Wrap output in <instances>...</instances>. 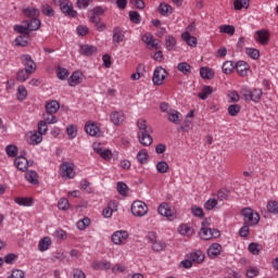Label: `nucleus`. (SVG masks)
I'll return each instance as SVG.
<instances>
[{
    "mask_svg": "<svg viewBox=\"0 0 278 278\" xmlns=\"http://www.w3.org/2000/svg\"><path fill=\"white\" fill-rule=\"evenodd\" d=\"M23 24L28 27V30L30 33L38 31V29H40V25H42V23L40 22V20L38 17L30 18L29 21L24 20Z\"/></svg>",
    "mask_w": 278,
    "mask_h": 278,
    "instance_id": "18",
    "label": "nucleus"
},
{
    "mask_svg": "<svg viewBox=\"0 0 278 278\" xmlns=\"http://www.w3.org/2000/svg\"><path fill=\"white\" fill-rule=\"evenodd\" d=\"M75 165L70 162H65L61 164L60 172L61 177H65L66 179H73L75 177Z\"/></svg>",
    "mask_w": 278,
    "mask_h": 278,
    "instance_id": "8",
    "label": "nucleus"
},
{
    "mask_svg": "<svg viewBox=\"0 0 278 278\" xmlns=\"http://www.w3.org/2000/svg\"><path fill=\"white\" fill-rule=\"evenodd\" d=\"M25 179L33 186H38V173L36 170H27L25 173Z\"/></svg>",
    "mask_w": 278,
    "mask_h": 278,
    "instance_id": "28",
    "label": "nucleus"
},
{
    "mask_svg": "<svg viewBox=\"0 0 278 278\" xmlns=\"http://www.w3.org/2000/svg\"><path fill=\"white\" fill-rule=\"evenodd\" d=\"M191 214L197 218H203V216H205L203 208L197 205L191 206Z\"/></svg>",
    "mask_w": 278,
    "mask_h": 278,
    "instance_id": "53",
    "label": "nucleus"
},
{
    "mask_svg": "<svg viewBox=\"0 0 278 278\" xmlns=\"http://www.w3.org/2000/svg\"><path fill=\"white\" fill-rule=\"evenodd\" d=\"M50 247H51V238L50 237H43L38 243V249H39V251H41V253H45V251H49Z\"/></svg>",
    "mask_w": 278,
    "mask_h": 278,
    "instance_id": "33",
    "label": "nucleus"
},
{
    "mask_svg": "<svg viewBox=\"0 0 278 278\" xmlns=\"http://www.w3.org/2000/svg\"><path fill=\"white\" fill-rule=\"evenodd\" d=\"M240 104H230L228 106V114H230V116H238V114H240Z\"/></svg>",
    "mask_w": 278,
    "mask_h": 278,
    "instance_id": "57",
    "label": "nucleus"
},
{
    "mask_svg": "<svg viewBox=\"0 0 278 278\" xmlns=\"http://www.w3.org/2000/svg\"><path fill=\"white\" fill-rule=\"evenodd\" d=\"M157 12L162 16H169V14H173V7L168 3H161L157 8Z\"/></svg>",
    "mask_w": 278,
    "mask_h": 278,
    "instance_id": "32",
    "label": "nucleus"
},
{
    "mask_svg": "<svg viewBox=\"0 0 278 278\" xmlns=\"http://www.w3.org/2000/svg\"><path fill=\"white\" fill-rule=\"evenodd\" d=\"M14 31H16L17 34H23L24 36H29V34H30V30L27 25L26 26L15 25Z\"/></svg>",
    "mask_w": 278,
    "mask_h": 278,
    "instance_id": "58",
    "label": "nucleus"
},
{
    "mask_svg": "<svg viewBox=\"0 0 278 278\" xmlns=\"http://www.w3.org/2000/svg\"><path fill=\"white\" fill-rule=\"evenodd\" d=\"M248 249L252 255H257L262 251V245L256 242H252L249 244Z\"/></svg>",
    "mask_w": 278,
    "mask_h": 278,
    "instance_id": "56",
    "label": "nucleus"
},
{
    "mask_svg": "<svg viewBox=\"0 0 278 278\" xmlns=\"http://www.w3.org/2000/svg\"><path fill=\"white\" fill-rule=\"evenodd\" d=\"M27 152L23 151L21 152L20 156L15 157L14 165L17 168V170H21L22 173L27 172Z\"/></svg>",
    "mask_w": 278,
    "mask_h": 278,
    "instance_id": "12",
    "label": "nucleus"
},
{
    "mask_svg": "<svg viewBox=\"0 0 278 278\" xmlns=\"http://www.w3.org/2000/svg\"><path fill=\"white\" fill-rule=\"evenodd\" d=\"M54 113H45L43 114V122L48 125H55L58 123V117L53 115Z\"/></svg>",
    "mask_w": 278,
    "mask_h": 278,
    "instance_id": "44",
    "label": "nucleus"
},
{
    "mask_svg": "<svg viewBox=\"0 0 278 278\" xmlns=\"http://www.w3.org/2000/svg\"><path fill=\"white\" fill-rule=\"evenodd\" d=\"M245 53L252 60H260V51L255 48H245Z\"/></svg>",
    "mask_w": 278,
    "mask_h": 278,
    "instance_id": "49",
    "label": "nucleus"
},
{
    "mask_svg": "<svg viewBox=\"0 0 278 278\" xmlns=\"http://www.w3.org/2000/svg\"><path fill=\"white\" fill-rule=\"evenodd\" d=\"M181 38L189 47H197L198 45L197 37L191 36L188 31L184 33L181 35Z\"/></svg>",
    "mask_w": 278,
    "mask_h": 278,
    "instance_id": "31",
    "label": "nucleus"
},
{
    "mask_svg": "<svg viewBox=\"0 0 278 278\" xmlns=\"http://www.w3.org/2000/svg\"><path fill=\"white\" fill-rule=\"evenodd\" d=\"M85 131L88 134V136H101V128H99L94 122H87L85 125Z\"/></svg>",
    "mask_w": 278,
    "mask_h": 278,
    "instance_id": "16",
    "label": "nucleus"
},
{
    "mask_svg": "<svg viewBox=\"0 0 278 278\" xmlns=\"http://www.w3.org/2000/svg\"><path fill=\"white\" fill-rule=\"evenodd\" d=\"M199 236L201 240H214L220 238V231L216 228H210V222L203 219Z\"/></svg>",
    "mask_w": 278,
    "mask_h": 278,
    "instance_id": "2",
    "label": "nucleus"
},
{
    "mask_svg": "<svg viewBox=\"0 0 278 278\" xmlns=\"http://www.w3.org/2000/svg\"><path fill=\"white\" fill-rule=\"evenodd\" d=\"M267 212H269V214H278V202L269 201L267 203Z\"/></svg>",
    "mask_w": 278,
    "mask_h": 278,
    "instance_id": "59",
    "label": "nucleus"
},
{
    "mask_svg": "<svg viewBox=\"0 0 278 278\" xmlns=\"http://www.w3.org/2000/svg\"><path fill=\"white\" fill-rule=\"evenodd\" d=\"M157 212L160 216H164L169 222H173L175 220V218H177V215L175 214V212H173L168 202H162L157 207Z\"/></svg>",
    "mask_w": 278,
    "mask_h": 278,
    "instance_id": "6",
    "label": "nucleus"
},
{
    "mask_svg": "<svg viewBox=\"0 0 278 278\" xmlns=\"http://www.w3.org/2000/svg\"><path fill=\"white\" fill-rule=\"evenodd\" d=\"M235 68L237 70V73L240 77H247V73H249L251 66H249V63H247V61H238L235 64Z\"/></svg>",
    "mask_w": 278,
    "mask_h": 278,
    "instance_id": "17",
    "label": "nucleus"
},
{
    "mask_svg": "<svg viewBox=\"0 0 278 278\" xmlns=\"http://www.w3.org/2000/svg\"><path fill=\"white\" fill-rule=\"evenodd\" d=\"M23 14L24 16H26V18H38V16H40V10L36 9V8H26L23 10Z\"/></svg>",
    "mask_w": 278,
    "mask_h": 278,
    "instance_id": "29",
    "label": "nucleus"
},
{
    "mask_svg": "<svg viewBox=\"0 0 278 278\" xmlns=\"http://www.w3.org/2000/svg\"><path fill=\"white\" fill-rule=\"evenodd\" d=\"M90 217H84L83 219H79L77 222V229H79V231H84V229H86L87 227H90Z\"/></svg>",
    "mask_w": 278,
    "mask_h": 278,
    "instance_id": "41",
    "label": "nucleus"
},
{
    "mask_svg": "<svg viewBox=\"0 0 278 278\" xmlns=\"http://www.w3.org/2000/svg\"><path fill=\"white\" fill-rule=\"evenodd\" d=\"M141 40L147 45L148 49H160V43L157 39L153 38V35L151 33H146L142 36Z\"/></svg>",
    "mask_w": 278,
    "mask_h": 278,
    "instance_id": "13",
    "label": "nucleus"
},
{
    "mask_svg": "<svg viewBox=\"0 0 278 278\" xmlns=\"http://www.w3.org/2000/svg\"><path fill=\"white\" fill-rule=\"evenodd\" d=\"M137 160L139 164H147V162H149V152H147V150H140L137 153Z\"/></svg>",
    "mask_w": 278,
    "mask_h": 278,
    "instance_id": "40",
    "label": "nucleus"
},
{
    "mask_svg": "<svg viewBox=\"0 0 278 278\" xmlns=\"http://www.w3.org/2000/svg\"><path fill=\"white\" fill-rule=\"evenodd\" d=\"M29 45V36L21 35L15 38V46L16 47H27Z\"/></svg>",
    "mask_w": 278,
    "mask_h": 278,
    "instance_id": "39",
    "label": "nucleus"
},
{
    "mask_svg": "<svg viewBox=\"0 0 278 278\" xmlns=\"http://www.w3.org/2000/svg\"><path fill=\"white\" fill-rule=\"evenodd\" d=\"M60 10L65 16L77 17V11L73 9V2L70 0L60 1Z\"/></svg>",
    "mask_w": 278,
    "mask_h": 278,
    "instance_id": "7",
    "label": "nucleus"
},
{
    "mask_svg": "<svg viewBox=\"0 0 278 278\" xmlns=\"http://www.w3.org/2000/svg\"><path fill=\"white\" fill-rule=\"evenodd\" d=\"M15 203L17 205H23L24 207L31 206V203H34V200L31 198H15Z\"/></svg>",
    "mask_w": 278,
    "mask_h": 278,
    "instance_id": "43",
    "label": "nucleus"
},
{
    "mask_svg": "<svg viewBox=\"0 0 278 278\" xmlns=\"http://www.w3.org/2000/svg\"><path fill=\"white\" fill-rule=\"evenodd\" d=\"M214 92V88L212 86L205 85L202 90L198 93L199 99L205 101L207 97H210Z\"/></svg>",
    "mask_w": 278,
    "mask_h": 278,
    "instance_id": "30",
    "label": "nucleus"
},
{
    "mask_svg": "<svg viewBox=\"0 0 278 278\" xmlns=\"http://www.w3.org/2000/svg\"><path fill=\"white\" fill-rule=\"evenodd\" d=\"M59 210H63V212H66L71 207V204L68 203V199L61 198L58 203Z\"/></svg>",
    "mask_w": 278,
    "mask_h": 278,
    "instance_id": "61",
    "label": "nucleus"
},
{
    "mask_svg": "<svg viewBox=\"0 0 278 278\" xmlns=\"http://www.w3.org/2000/svg\"><path fill=\"white\" fill-rule=\"evenodd\" d=\"M129 20L131 21V23H135V25H140V21H142V18L140 17V13H138V11H130Z\"/></svg>",
    "mask_w": 278,
    "mask_h": 278,
    "instance_id": "55",
    "label": "nucleus"
},
{
    "mask_svg": "<svg viewBox=\"0 0 278 278\" xmlns=\"http://www.w3.org/2000/svg\"><path fill=\"white\" fill-rule=\"evenodd\" d=\"M200 77H202V79H214V70L210 67H201Z\"/></svg>",
    "mask_w": 278,
    "mask_h": 278,
    "instance_id": "35",
    "label": "nucleus"
},
{
    "mask_svg": "<svg viewBox=\"0 0 278 278\" xmlns=\"http://www.w3.org/2000/svg\"><path fill=\"white\" fill-rule=\"evenodd\" d=\"M167 116L169 123H174V125H179V123H181V113L179 111L169 109Z\"/></svg>",
    "mask_w": 278,
    "mask_h": 278,
    "instance_id": "25",
    "label": "nucleus"
},
{
    "mask_svg": "<svg viewBox=\"0 0 278 278\" xmlns=\"http://www.w3.org/2000/svg\"><path fill=\"white\" fill-rule=\"evenodd\" d=\"M223 253V245H220L219 243H213L210 245V248L207 249V255L214 260V257H218V254Z\"/></svg>",
    "mask_w": 278,
    "mask_h": 278,
    "instance_id": "22",
    "label": "nucleus"
},
{
    "mask_svg": "<svg viewBox=\"0 0 278 278\" xmlns=\"http://www.w3.org/2000/svg\"><path fill=\"white\" fill-rule=\"evenodd\" d=\"M91 266L93 270H110V268H112V263L108 261H94Z\"/></svg>",
    "mask_w": 278,
    "mask_h": 278,
    "instance_id": "23",
    "label": "nucleus"
},
{
    "mask_svg": "<svg viewBox=\"0 0 278 278\" xmlns=\"http://www.w3.org/2000/svg\"><path fill=\"white\" fill-rule=\"evenodd\" d=\"M164 79H166V70H164L162 66L155 67L152 77L154 86H162V84H164Z\"/></svg>",
    "mask_w": 278,
    "mask_h": 278,
    "instance_id": "9",
    "label": "nucleus"
},
{
    "mask_svg": "<svg viewBox=\"0 0 278 278\" xmlns=\"http://www.w3.org/2000/svg\"><path fill=\"white\" fill-rule=\"evenodd\" d=\"M233 68H236L233 61H225L223 63L222 71L225 75H231L233 73Z\"/></svg>",
    "mask_w": 278,
    "mask_h": 278,
    "instance_id": "37",
    "label": "nucleus"
},
{
    "mask_svg": "<svg viewBox=\"0 0 278 278\" xmlns=\"http://www.w3.org/2000/svg\"><path fill=\"white\" fill-rule=\"evenodd\" d=\"M60 111V102L56 100H51L46 104V112L48 114H56Z\"/></svg>",
    "mask_w": 278,
    "mask_h": 278,
    "instance_id": "26",
    "label": "nucleus"
},
{
    "mask_svg": "<svg viewBox=\"0 0 278 278\" xmlns=\"http://www.w3.org/2000/svg\"><path fill=\"white\" fill-rule=\"evenodd\" d=\"M137 127L139 129L137 138L140 144L143 147H151V144H153V137L151 136L153 134V128H151V126L147 124V121L142 118L137 121Z\"/></svg>",
    "mask_w": 278,
    "mask_h": 278,
    "instance_id": "1",
    "label": "nucleus"
},
{
    "mask_svg": "<svg viewBox=\"0 0 278 278\" xmlns=\"http://www.w3.org/2000/svg\"><path fill=\"white\" fill-rule=\"evenodd\" d=\"M29 140L33 146L40 144L42 142V134L35 131L30 135Z\"/></svg>",
    "mask_w": 278,
    "mask_h": 278,
    "instance_id": "45",
    "label": "nucleus"
},
{
    "mask_svg": "<svg viewBox=\"0 0 278 278\" xmlns=\"http://www.w3.org/2000/svg\"><path fill=\"white\" fill-rule=\"evenodd\" d=\"M262 94H264L262 89H253L251 94V101H253L254 103L260 102V99H262Z\"/></svg>",
    "mask_w": 278,
    "mask_h": 278,
    "instance_id": "60",
    "label": "nucleus"
},
{
    "mask_svg": "<svg viewBox=\"0 0 278 278\" xmlns=\"http://www.w3.org/2000/svg\"><path fill=\"white\" fill-rule=\"evenodd\" d=\"M116 190H117V192H119L122 195H125V194H127L129 188L127 187V184H125V182H123V181H119V182H117Z\"/></svg>",
    "mask_w": 278,
    "mask_h": 278,
    "instance_id": "63",
    "label": "nucleus"
},
{
    "mask_svg": "<svg viewBox=\"0 0 278 278\" xmlns=\"http://www.w3.org/2000/svg\"><path fill=\"white\" fill-rule=\"evenodd\" d=\"M241 216L243 218V225H250V227H255L260 224V213L254 212L251 207H244L241 210Z\"/></svg>",
    "mask_w": 278,
    "mask_h": 278,
    "instance_id": "3",
    "label": "nucleus"
},
{
    "mask_svg": "<svg viewBox=\"0 0 278 278\" xmlns=\"http://www.w3.org/2000/svg\"><path fill=\"white\" fill-rule=\"evenodd\" d=\"M81 72H74L71 77L68 78V86L75 87L81 84Z\"/></svg>",
    "mask_w": 278,
    "mask_h": 278,
    "instance_id": "27",
    "label": "nucleus"
},
{
    "mask_svg": "<svg viewBox=\"0 0 278 278\" xmlns=\"http://www.w3.org/2000/svg\"><path fill=\"white\" fill-rule=\"evenodd\" d=\"M41 13L45 16H49V17L55 16V10H53L52 7L49 4L41 5Z\"/></svg>",
    "mask_w": 278,
    "mask_h": 278,
    "instance_id": "48",
    "label": "nucleus"
},
{
    "mask_svg": "<svg viewBox=\"0 0 278 278\" xmlns=\"http://www.w3.org/2000/svg\"><path fill=\"white\" fill-rule=\"evenodd\" d=\"M131 212L134 216H147V214H149V206L147 205V203L137 200L131 204Z\"/></svg>",
    "mask_w": 278,
    "mask_h": 278,
    "instance_id": "5",
    "label": "nucleus"
},
{
    "mask_svg": "<svg viewBox=\"0 0 278 278\" xmlns=\"http://www.w3.org/2000/svg\"><path fill=\"white\" fill-rule=\"evenodd\" d=\"M175 45H177V40L173 36H167L165 39V46L167 51H173L175 49Z\"/></svg>",
    "mask_w": 278,
    "mask_h": 278,
    "instance_id": "50",
    "label": "nucleus"
},
{
    "mask_svg": "<svg viewBox=\"0 0 278 278\" xmlns=\"http://www.w3.org/2000/svg\"><path fill=\"white\" fill-rule=\"evenodd\" d=\"M127 238H129L127 230H117L113 232L111 240L113 244H123L124 240H127Z\"/></svg>",
    "mask_w": 278,
    "mask_h": 278,
    "instance_id": "14",
    "label": "nucleus"
},
{
    "mask_svg": "<svg viewBox=\"0 0 278 278\" xmlns=\"http://www.w3.org/2000/svg\"><path fill=\"white\" fill-rule=\"evenodd\" d=\"M220 34H227L228 36H233L236 34V27L233 25H222L219 27Z\"/></svg>",
    "mask_w": 278,
    "mask_h": 278,
    "instance_id": "42",
    "label": "nucleus"
},
{
    "mask_svg": "<svg viewBox=\"0 0 278 278\" xmlns=\"http://www.w3.org/2000/svg\"><path fill=\"white\" fill-rule=\"evenodd\" d=\"M29 77H31V74H30V72H27V70L22 68V70L17 71L16 79L18 81H21V84L27 81V79H29Z\"/></svg>",
    "mask_w": 278,
    "mask_h": 278,
    "instance_id": "34",
    "label": "nucleus"
},
{
    "mask_svg": "<svg viewBox=\"0 0 278 278\" xmlns=\"http://www.w3.org/2000/svg\"><path fill=\"white\" fill-rule=\"evenodd\" d=\"M216 205H218V200L216 199H208L205 203H204V210H206L207 212H212V210H214V207H216Z\"/></svg>",
    "mask_w": 278,
    "mask_h": 278,
    "instance_id": "54",
    "label": "nucleus"
},
{
    "mask_svg": "<svg viewBox=\"0 0 278 278\" xmlns=\"http://www.w3.org/2000/svg\"><path fill=\"white\" fill-rule=\"evenodd\" d=\"M189 260H191L193 264H203L205 261V254L201 252V250H198L189 254Z\"/></svg>",
    "mask_w": 278,
    "mask_h": 278,
    "instance_id": "21",
    "label": "nucleus"
},
{
    "mask_svg": "<svg viewBox=\"0 0 278 278\" xmlns=\"http://www.w3.org/2000/svg\"><path fill=\"white\" fill-rule=\"evenodd\" d=\"M249 5H251V0H235L233 8L235 10H249Z\"/></svg>",
    "mask_w": 278,
    "mask_h": 278,
    "instance_id": "38",
    "label": "nucleus"
},
{
    "mask_svg": "<svg viewBox=\"0 0 278 278\" xmlns=\"http://www.w3.org/2000/svg\"><path fill=\"white\" fill-rule=\"evenodd\" d=\"M256 37L255 40L263 47H266L268 42H270V31L268 29H261L255 31Z\"/></svg>",
    "mask_w": 278,
    "mask_h": 278,
    "instance_id": "11",
    "label": "nucleus"
},
{
    "mask_svg": "<svg viewBox=\"0 0 278 278\" xmlns=\"http://www.w3.org/2000/svg\"><path fill=\"white\" fill-rule=\"evenodd\" d=\"M17 101H25L27 99V88L25 86H20L17 88Z\"/></svg>",
    "mask_w": 278,
    "mask_h": 278,
    "instance_id": "46",
    "label": "nucleus"
},
{
    "mask_svg": "<svg viewBox=\"0 0 278 278\" xmlns=\"http://www.w3.org/2000/svg\"><path fill=\"white\" fill-rule=\"evenodd\" d=\"M66 134H67L70 140H75V138H77V126L76 125L67 126Z\"/></svg>",
    "mask_w": 278,
    "mask_h": 278,
    "instance_id": "47",
    "label": "nucleus"
},
{
    "mask_svg": "<svg viewBox=\"0 0 278 278\" xmlns=\"http://www.w3.org/2000/svg\"><path fill=\"white\" fill-rule=\"evenodd\" d=\"M113 125H122L125 122V113L123 111H113L110 115Z\"/></svg>",
    "mask_w": 278,
    "mask_h": 278,
    "instance_id": "19",
    "label": "nucleus"
},
{
    "mask_svg": "<svg viewBox=\"0 0 278 278\" xmlns=\"http://www.w3.org/2000/svg\"><path fill=\"white\" fill-rule=\"evenodd\" d=\"M47 131H49V127L47 126V124L43 121H40L38 123L37 132L41 134V136H45V134H47Z\"/></svg>",
    "mask_w": 278,
    "mask_h": 278,
    "instance_id": "64",
    "label": "nucleus"
},
{
    "mask_svg": "<svg viewBox=\"0 0 278 278\" xmlns=\"http://www.w3.org/2000/svg\"><path fill=\"white\" fill-rule=\"evenodd\" d=\"M21 61L24 64L25 68L30 75H34L36 73V62H34V59H31V55L29 54H23L21 56Z\"/></svg>",
    "mask_w": 278,
    "mask_h": 278,
    "instance_id": "10",
    "label": "nucleus"
},
{
    "mask_svg": "<svg viewBox=\"0 0 278 278\" xmlns=\"http://www.w3.org/2000/svg\"><path fill=\"white\" fill-rule=\"evenodd\" d=\"M148 240L152 243V251L160 253L166 249V242L157 239V233L155 231H150L148 233Z\"/></svg>",
    "mask_w": 278,
    "mask_h": 278,
    "instance_id": "4",
    "label": "nucleus"
},
{
    "mask_svg": "<svg viewBox=\"0 0 278 278\" xmlns=\"http://www.w3.org/2000/svg\"><path fill=\"white\" fill-rule=\"evenodd\" d=\"M97 47L90 46V45H83L80 46L79 53L80 55H85L87 58H90V55H94L97 53Z\"/></svg>",
    "mask_w": 278,
    "mask_h": 278,
    "instance_id": "24",
    "label": "nucleus"
},
{
    "mask_svg": "<svg viewBox=\"0 0 278 278\" xmlns=\"http://www.w3.org/2000/svg\"><path fill=\"white\" fill-rule=\"evenodd\" d=\"M177 70L182 73V75H190L192 73V66L188 62H180L177 65Z\"/></svg>",
    "mask_w": 278,
    "mask_h": 278,
    "instance_id": "36",
    "label": "nucleus"
},
{
    "mask_svg": "<svg viewBox=\"0 0 278 278\" xmlns=\"http://www.w3.org/2000/svg\"><path fill=\"white\" fill-rule=\"evenodd\" d=\"M168 163H166V161H160L156 163V170L162 175H164V173H168Z\"/></svg>",
    "mask_w": 278,
    "mask_h": 278,
    "instance_id": "51",
    "label": "nucleus"
},
{
    "mask_svg": "<svg viewBox=\"0 0 278 278\" xmlns=\"http://www.w3.org/2000/svg\"><path fill=\"white\" fill-rule=\"evenodd\" d=\"M7 155L9 157H16L18 155V148L14 144H10L5 148Z\"/></svg>",
    "mask_w": 278,
    "mask_h": 278,
    "instance_id": "52",
    "label": "nucleus"
},
{
    "mask_svg": "<svg viewBox=\"0 0 278 278\" xmlns=\"http://www.w3.org/2000/svg\"><path fill=\"white\" fill-rule=\"evenodd\" d=\"M125 40V33L123 31L122 27H114L113 28V36H112V42L115 47H118L121 42Z\"/></svg>",
    "mask_w": 278,
    "mask_h": 278,
    "instance_id": "15",
    "label": "nucleus"
},
{
    "mask_svg": "<svg viewBox=\"0 0 278 278\" xmlns=\"http://www.w3.org/2000/svg\"><path fill=\"white\" fill-rule=\"evenodd\" d=\"M178 233L180 236H187L188 238L194 236V228L190 224H180L178 227Z\"/></svg>",
    "mask_w": 278,
    "mask_h": 278,
    "instance_id": "20",
    "label": "nucleus"
},
{
    "mask_svg": "<svg viewBox=\"0 0 278 278\" xmlns=\"http://www.w3.org/2000/svg\"><path fill=\"white\" fill-rule=\"evenodd\" d=\"M68 75H70L68 70L64 67L56 68V77H59L62 81H64V79H66Z\"/></svg>",
    "mask_w": 278,
    "mask_h": 278,
    "instance_id": "62",
    "label": "nucleus"
}]
</instances>
